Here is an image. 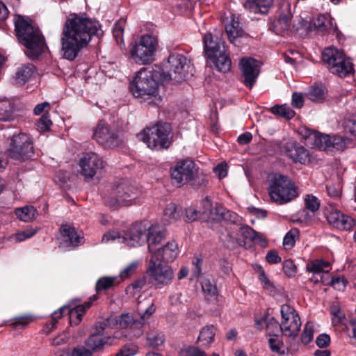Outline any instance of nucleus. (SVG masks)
I'll return each instance as SVG.
<instances>
[{
	"mask_svg": "<svg viewBox=\"0 0 356 356\" xmlns=\"http://www.w3.org/2000/svg\"><path fill=\"white\" fill-rule=\"evenodd\" d=\"M227 211V210L224 207L216 203L215 207H213V210L209 217V219L213 220H220L225 218Z\"/></svg>",
	"mask_w": 356,
	"mask_h": 356,
	"instance_id": "obj_53",
	"label": "nucleus"
},
{
	"mask_svg": "<svg viewBox=\"0 0 356 356\" xmlns=\"http://www.w3.org/2000/svg\"><path fill=\"white\" fill-rule=\"evenodd\" d=\"M312 145L321 150H330L332 141L331 135L323 134L321 133H314L309 138Z\"/></svg>",
	"mask_w": 356,
	"mask_h": 356,
	"instance_id": "obj_31",
	"label": "nucleus"
},
{
	"mask_svg": "<svg viewBox=\"0 0 356 356\" xmlns=\"http://www.w3.org/2000/svg\"><path fill=\"white\" fill-rule=\"evenodd\" d=\"M147 225L145 222L133 224L124 234L120 235L116 232L105 234L102 238L103 243L109 241L118 243H125L129 247H137L144 245L147 241Z\"/></svg>",
	"mask_w": 356,
	"mask_h": 356,
	"instance_id": "obj_6",
	"label": "nucleus"
},
{
	"mask_svg": "<svg viewBox=\"0 0 356 356\" xmlns=\"http://www.w3.org/2000/svg\"><path fill=\"white\" fill-rule=\"evenodd\" d=\"M102 34L99 22L86 14H72L66 19L61 35L63 58L74 60L94 35Z\"/></svg>",
	"mask_w": 356,
	"mask_h": 356,
	"instance_id": "obj_1",
	"label": "nucleus"
},
{
	"mask_svg": "<svg viewBox=\"0 0 356 356\" xmlns=\"http://www.w3.org/2000/svg\"><path fill=\"white\" fill-rule=\"evenodd\" d=\"M201 285L205 299L210 302H216L218 298V291L213 281L204 278Z\"/></svg>",
	"mask_w": 356,
	"mask_h": 356,
	"instance_id": "obj_32",
	"label": "nucleus"
},
{
	"mask_svg": "<svg viewBox=\"0 0 356 356\" xmlns=\"http://www.w3.org/2000/svg\"><path fill=\"white\" fill-rule=\"evenodd\" d=\"M15 26L18 39L27 49L29 56L35 58L44 51L45 44L39 29L34 28L22 16L17 18Z\"/></svg>",
	"mask_w": 356,
	"mask_h": 356,
	"instance_id": "obj_2",
	"label": "nucleus"
},
{
	"mask_svg": "<svg viewBox=\"0 0 356 356\" xmlns=\"http://www.w3.org/2000/svg\"><path fill=\"white\" fill-rule=\"evenodd\" d=\"M159 75L160 72L153 70L152 67H143L130 83L131 92L136 97L150 99L149 103H154L159 88L156 80Z\"/></svg>",
	"mask_w": 356,
	"mask_h": 356,
	"instance_id": "obj_4",
	"label": "nucleus"
},
{
	"mask_svg": "<svg viewBox=\"0 0 356 356\" xmlns=\"http://www.w3.org/2000/svg\"><path fill=\"white\" fill-rule=\"evenodd\" d=\"M287 10L289 9V5H286ZM292 15L290 11L287 10L286 13H282L280 17L275 22L274 26L276 29V33L277 34L286 31L289 29L291 25V19Z\"/></svg>",
	"mask_w": 356,
	"mask_h": 356,
	"instance_id": "obj_38",
	"label": "nucleus"
},
{
	"mask_svg": "<svg viewBox=\"0 0 356 356\" xmlns=\"http://www.w3.org/2000/svg\"><path fill=\"white\" fill-rule=\"evenodd\" d=\"M147 273L158 287L170 284L174 277V273L171 267L165 264L155 261L154 258H150Z\"/></svg>",
	"mask_w": 356,
	"mask_h": 356,
	"instance_id": "obj_15",
	"label": "nucleus"
},
{
	"mask_svg": "<svg viewBox=\"0 0 356 356\" xmlns=\"http://www.w3.org/2000/svg\"><path fill=\"white\" fill-rule=\"evenodd\" d=\"M202 216V213L200 211H197L195 208L190 207H188L185 210V221L187 222H193L200 218Z\"/></svg>",
	"mask_w": 356,
	"mask_h": 356,
	"instance_id": "obj_58",
	"label": "nucleus"
},
{
	"mask_svg": "<svg viewBox=\"0 0 356 356\" xmlns=\"http://www.w3.org/2000/svg\"><path fill=\"white\" fill-rule=\"evenodd\" d=\"M327 195L332 198H338L341 193V186L339 183L326 185Z\"/></svg>",
	"mask_w": 356,
	"mask_h": 356,
	"instance_id": "obj_59",
	"label": "nucleus"
},
{
	"mask_svg": "<svg viewBox=\"0 0 356 356\" xmlns=\"http://www.w3.org/2000/svg\"><path fill=\"white\" fill-rule=\"evenodd\" d=\"M140 191L127 182L113 183L103 195L106 206L117 208L140 202Z\"/></svg>",
	"mask_w": 356,
	"mask_h": 356,
	"instance_id": "obj_3",
	"label": "nucleus"
},
{
	"mask_svg": "<svg viewBox=\"0 0 356 356\" xmlns=\"http://www.w3.org/2000/svg\"><path fill=\"white\" fill-rule=\"evenodd\" d=\"M314 26L316 31L322 35L334 33L337 29L336 23L324 15H318L314 20Z\"/></svg>",
	"mask_w": 356,
	"mask_h": 356,
	"instance_id": "obj_26",
	"label": "nucleus"
},
{
	"mask_svg": "<svg viewBox=\"0 0 356 356\" xmlns=\"http://www.w3.org/2000/svg\"><path fill=\"white\" fill-rule=\"evenodd\" d=\"M60 356H93V354L85 345H78L72 349H64Z\"/></svg>",
	"mask_w": 356,
	"mask_h": 356,
	"instance_id": "obj_41",
	"label": "nucleus"
},
{
	"mask_svg": "<svg viewBox=\"0 0 356 356\" xmlns=\"http://www.w3.org/2000/svg\"><path fill=\"white\" fill-rule=\"evenodd\" d=\"M179 356H207L206 353L201 350L197 347L188 346L185 349H182ZM213 356H219L218 355L213 354Z\"/></svg>",
	"mask_w": 356,
	"mask_h": 356,
	"instance_id": "obj_54",
	"label": "nucleus"
},
{
	"mask_svg": "<svg viewBox=\"0 0 356 356\" xmlns=\"http://www.w3.org/2000/svg\"><path fill=\"white\" fill-rule=\"evenodd\" d=\"M259 280L263 286V287L268 291L270 293L275 291V286L273 283L269 280L265 274L264 271L262 270L259 274Z\"/></svg>",
	"mask_w": 356,
	"mask_h": 356,
	"instance_id": "obj_62",
	"label": "nucleus"
},
{
	"mask_svg": "<svg viewBox=\"0 0 356 356\" xmlns=\"http://www.w3.org/2000/svg\"><path fill=\"white\" fill-rule=\"evenodd\" d=\"M205 56L207 58H213L218 54L226 50L224 45V42L222 39L217 36L213 35L211 33H207L203 39Z\"/></svg>",
	"mask_w": 356,
	"mask_h": 356,
	"instance_id": "obj_20",
	"label": "nucleus"
},
{
	"mask_svg": "<svg viewBox=\"0 0 356 356\" xmlns=\"http://www.w3.org/2000/svg\"><path fill=\"white\" fill-rule=\"evenodd\" d=\"M298 236L299 231L297 229H292L287 232L283 239V245L285 249H291L293 248Z\"/></svg>",
	"mask_w": 356,
	"mask_h": 356,
	"instance_id": "obj_49",
	"label": "nucleus"
},
{
	"mask_svg": "<svg viewBox=\"0 0 356 356\" xmlns=\"http://www.w3.org/2000/svg\"><path fill=\"white\" fill-rule=\"evenodd\" d=\"M171 178L173 184L179 186L190 184L194 187L200 185L204 178L199 174V169L195 163L189 159L179 161L171 168Z\"/></svg>",
	"mask_w": 356,
	"mask_h": 356,
	"instance_id": "obj_9",
	"label": "nucleus"
},
{
	"mask_svg": "<svg viewBox=\"0 0 356 356\" xmlns=\"http://www.w3.org/2000/svg\"><path fill=\"white\" fill-rule=\"evenodd\" d=\"M208 59L219 72L225 73L231 69L232 62L227 50L222 51L221 54H218L213 58Z\"/></svg>",
	"mask_w": 356,
	"mask_h": 356,
	"instance_id": "obj_30",
	"label": "nucleus"
},
{
	"mask_svg": "<svg viewBox=\"0 0 356 356\" xmlns=\"http://www.w3.org/2000/svg\"><path fill=\"white\" fill-rule=\"evenodd\" d=\"M269 195L272 200L282 204L296 197L297 193L291 179L286 176L279 175L270 181Z\"/></svg>",
	"mask_w": 356,
	"mask_h": 356,
	"instance_id": "obj_11",
	"label": "nucleus"
},
{
	"mask_svg": "<svg viewBox=\"0 0 356 356\" xmlns=\"http://www.w3.org/2000/svg\"><path fill=\"white\" fill-rule=\"evenodd\" d=\"M330 313L332 315V323L338 325L343 323L346 318L345 314L341 312L338 304H333L330 307Z\"/></svg>",
	"mask_w": 356,
	"mask_h": 356,
	"instance_id": "obj_48",
	"label": "nucleus"
},
{
	"mask_svg": "<svg viewBox=\"0 0 356 356\" xmlns=\"http://www.w3.org/2000/svg\"><path fill=\"white\" fill-rule=\"evenodd\" d=\"M36 233L35 229H27L24 232H18L13 236L16 241L21 242L25 239L29 238Z\"/></svg>",
	"mask_w": 356,
	"mask_h": 356,
	"instance_id": "obj_64",
	"label": "nucleus"
},
{
	"mask_svg": "<svg viewBox=\"0 0 356 356\" xmlns=\"http://www.w3.org/2000/svg\"><path fill=\"white\" fill-rule=\"evenodd\" d=\"M165 236V229L159 225H152L147 226V241L148 248L150 252H153L156 249V245Z\"/></svg>",
	"mask_w": 356,
	"mask_h": 356,
	"instance_id": "obj_23",
	"label": "nucleus"
},
{
	"mask_svg": "<svg viewBox=\"0 0 356 356\" xmlns=\"http://www.w3.org/2000/svg\"><path fill=\"white\" fill-rule=\"evenodd\" d=\"M272 6L273 0H246L243 3L245 10L255 14H266Z\"/></svg>",
	"mask_w": 356,
	"mask_h": 356,
	"instance_id": "obj_29",
	"label": "nucleus"
},
{
	"mask_svg": "<svg viewBox=\"0 0 356 356\" xmlns=\"http://www.w3.org/2000/svg\"><path fill=\"white\" fill-rule=\"evenodd\" d=\"M13 105L6 98L0 99V122H8L13 120Z\"/></svg>",
	"mask_w": 356,
	"mask_h": 356,
	"instance_id": "obj_35",
	"label": "nucleus"
},
{
	"mask_svg": "<svg viewBox=\"0 0 356 356\" xmlns=\"http://www.w3.org/2000/svg\"><path fill=\"white\" fill-rule=\"evenodd\" d=\"M147 341L149 346L157 348L163 345L165 341L164 334L162 332L156 331L150 332L147 334Z\"/></svg>",
	"mask_w": 356,
	"mask_h": 356,
	"instance_id": "obj_44",
	"label": "nucleus"
},
{
	"mask_svg": "<svg viewBox=\"0 0 356 356\" xmlns=\"http://www.w3.org/2000/svg\"><path fill=\"white\" fill-rule=\"evenodd\" d=\"M305 205L307 210L314 213L317 211L320 207V201L316 196L308 194L305 197Z\"/></svg>",
	"mask_w": 356,
	"mask_h": 356,
	"instance_id": "obj_51",
	"label": "nucleus"
},
{
	"mask_svg": "<svg viewBox=\"0 0 356 356\" xmlns=\"http://www.w3.org/2000/svg\"><path fill=\"white\" fill-rule=\"evenodd\" d=\"M215 336V328L213 326L204 327L199 334L198 341L202 342L204 345H209L212 343Z\"/></svg>",
	"mask_w": 356,
	"mask_h": 356,
	"instance_id": "obj_43",
	"label": "nucleus"
},
{
	"mask_svg": "<svg viewBox=\"0 0 356 356\" xmlns=\"http://www.w3.org/2000/svg\"><path fill=\"white\" fill-rule=\"evenodd\" d=\"M225 30L231 42H234L238 38L242 37L244 32L239 25V22L232 19L231 22L226 25Z\"/></svg>",
	"mask_w": 356,
	"mask_h": 356,
	"instance_id": "obj_39",
	"label": "nucleus"
},
{
	"mask_svg": "<svg viewBox=\"0 0 356 356\" xmlns=\"http://www.w3.org/2000/svg\"><path fill=\"white\" fill-rule=\"evenodd\" d=\"M138 266V262L135 261L127 265L120 273L121 279L124 280L134 274Z\"/></svg>",
	"mask_w": 356,
	"mask_h": 356,
	"instance_id": "obj_57",
	"label": "nucleus"
},
{
	"mask_svg": "<svg viewBox=\"0 0 356 356\" xmlns=\"http://www.w3.org/2000/svg\"><path fill=\"white\" fill-rule=\"evenodd\" d=\"M10 158L20 161L29 159L33 153V147L30 137L24 133L14 134L8 149Z\"/></svg>",
	"mask_w": 356,
	"mask_h": 356,
	"instance_id": "obj_13",
	"label": "nucleus"
},
{
	"mask_svg": "<svg viewBox=\"0 0 356 356\" xmlns=\"http://www.w3.org/2000/svg\"><path fill=\"white\" fill-rule=\"evenodd\" d=\"M181 207L174 203L168 204L163 211L165 220L169 223L177 221L181 218Z\"/></svg>",
	"mask_w": 356,
	"mask_h": 356,
	"instance_id": "obj_36",
	"label": "nucleus"
},
{
	"mask_svg": "<svg viewBox=\"0 0 356 356\" xmlns=\"http://www.w3.org/2000/svg\"><path fill=\"white\" fill-rule=\"evenodd\" d=\"M115 324L122 329H138L140 330L143 323L136 321L128 314H122L115 319Z\"/></svg>",
	"mask_w": 356,
	"mask_h": 356,
	"instance_id": "obj_33",
	"label": "nucleus"
},
{
	"mask_svg": "<svg viewBox=\"0 0 356 356\" xmlns=\"http://www.w3.org/2000/svg\"><path fill=\"white\" fill-rule=\"evenodd\" d=\"M125 24V20L120 19L116 23H115L113 33V36L116 40V42L118 44L122 47H124L123 34H124V24Z\"/></svg>",
	"mask_w": 356,
	"mask_h": 356,
	"instance_id": "obj_46",
	"label": "nucleus"
},
{
	"mask_svg": "<svg viewBox=\"0 0 356 356\" xmlns=\"http://www.w3.org/2000/svg\"><path fill=\"white\" fill-rule=\"evenodd\" d=\"M166 72L160 73L163 82L173 81L175 83L182 82L193 75V67L186 56L179 54H172L168 56L165 65Z\"/></svg>",
	"mask_w": 356,
	"mask_h": 356,
	"instance_id": "obj_5",
	"label": "nucleus"
},
{
	"mask_svg": "<svg viewBox=\"0 0 356 356\" xmlns=\"http://www.w3.org/2000/svg\"><path fill=\"white\" fill-rule=\"evenodd\" d=\"M314 337V328L312 323L308 322L305 324L302 334V341L305 344L309 343Z\"/></svg>",
	"mask_w": 356,
	"mask_h": 356,
	"instance_id": "obj_55",
	"label": "nucleus"
},
{
	"mask_svg": "<svg viewBox=\"0 0 356 356\" xmlns=\"http://www.w3.org/2000/svg\"><path fill=\"white\" fill-rule=\"evenodd\" d=\"M157 47V38L145 34L138 40L130 44L129 53L134 63L138 65H147L153 61Z\"/></svg>",
	"mask_w": 356,
	"mask_h": 356,
	"instance_id": "obj_7",
	"label": "nucleus"
},
{
	"mask_svg": "<svg viewBox=\"0 0 356 356\" xmlns=\"http://www.w3.org/2000/svg\"><path fill=\"white\" fill-rule=\"evenodd\" d=\"M179 248L176 241H170L168 242L163 247L156 249L150 258H154L155 261L167 264L173 261L179 254Z\"/></svg>",
	"mask_w": 356,
	"mask_h": 356,
	"instance_id": "obj_19",
	"label": "nucleus"
},
{
	"mask_svg": "<svg viewBox=\"0 0 356 356\" xmlns=\"http://www.w3.org/2000/svg\"><path fill=\"white\" fill-rule=\"evenodd\" d=\"M220 239L229 249H235L243 245V240L241 238L237 226H228L225 232L221 234Z\"/></svg>",
	"mask_w": 356,
	"mask_h": 356,
	"instance_id": "obj_24",
	"label": "nucleus"
},
{
	"mask_svg": "<svg viewBox=\"0 0 356 356\" xmlns=\"http://www.w3.org/2000/svg\"><path fill=\"white\" fill-rule=\"evenodd\" d=\"M328 266L329 263L321 260H316L309 263L307 266V269L309 272L313 273H320Z\"/></svg>",
	"mask_w": 356,
	"mask_h": 356,
	"instance_id": "obj_52",
	"label": "nucleus"
},
{
	"mask_svg": "<svg viewBox=\"0 0 356 356\" xmlns=\"http://www.w3.org/2000/svg\"><path fill=\"white\" fill-rule=\"evenodd\" d=\"M325 216L329 224L338 229L348 231L356 226V222L352 217L337 209L327 211Z\"/></svg>",
	"mask_w": 356,
	"mask_h": 356,
	"instance_id": "obj_18",
	"label": "nucleus"
},
{
	"mask_svg": "<svg viewBox=\"0 0 356 356\" xmlns=\"http://www.w3.org/2000/svg\"><path fill=\"white\" fill-rule=\"evenodd\" d=\"M271 111L273 113L287 120L293 118L295 115V112L287 104L274 106Z\"/></svg>",
	"mask_w": 356,
	"mask_h": 356,
	"instance_id": "obj_45",
	"label": "nucleus"
},
{
	"mask_svg": "<svg viewBox=\"0 0 356 356\" xmlns=\"http://www.w3.org/2000/svg\"><path fill=\"white\" fill-rule=\"evenodd\" d=\"M137 138L152 149L168 148L170 144V127L168 124L159 123L138 134Z\"/></svg>",
	"mask_w": 356,
	"mask_h": 356,
	"instance_id": "obj_8",
	"label": "nucleus"
},
{
	"mask_svg": "<svg viewBox=\"0 0 356 356\" xmlns=\"http://www.w3.org/2000/svg\"><path fill=\"white\" fill-rule=\"evenodd\" d=\"M15 214L17 218L24 222H29L35 218L36 210L32 206L17 209Z\"/></svg>",
	"mask_w": 356,
	"mask_h": 356,
	"instance_id": "obj_42",
	"label": "nucleus"
},
{
	"mask_svg": "<svg viewBox=\"0 0 356 356\" xmlns=\"http://www.w3.org/2000/svg\"><path fill=\"white\" fill-rule=\"evenodd\" d=\"M68 314L70 315V323L72 325H77L82 320V316L84 314V309L83 307H74L72 309L68 307Z\"/></svg>",
	"mask_w": 356,
	"mask_h": 356,
	"instance_id": "obj_47",
	"label": "nucleus"
},
{
	"mask_svg": "<svg viewBox=\"0 0 356 356\" xmlns=\"http://www.w3.org/2000/svg\"><path fill=\"white\" fill-rule=\"evenodd\" d=\"M322 59L329 71L340 77H345L353 71V64L343 52L334 47L324 49Z\"/></svg>",
	"mask_w": 356,
	"mask_h": 356,
	"instance_id": "obj_10",
	"label": "nucleus"
},
{
	"mask_svg": "<svg viewBox=\"0 0 356 356\" xmlns=\"http://www.w3.org/2000/svg\"><path fill=\"white\" fill-rule=\"evenodd\" d=\"M93 138L104 148L113 149L122 143L118 132L104 122L100 121L95 129Z\"/></svg>",
	"mask_w": 356,
	"mask_h": 356,
	"instance_id": "obj_14",
	"label": "nucleus"
},
{
	"mask_svg": "<svg viewBox=\"0 0 356 356\" xmlns=\"http://www.w3.org/2000/svg\"><path fill=\"white\" fill-rule=\"evenodd\" d=\"M285 153L294 163L305 165L310 161L309 151L296 143H286L285 145Z\"/></svg>",
	"mask_w": 356,
	"mask_h": 356,
	"instance_id": "obj_22",
	"label": "nucleus"
},
{
	"mask_svg": "<svg viewBox=\"0 0 356 356\" xmlns=\"http://www.w3.org/2000/svg\"><path fill=\"white\" fill-rule=\"evenodd\" d=\"M238 232L241 238L243 240V245L250 241L258 243L261 241L259 234L247 225L242 223L238 226Z\"/></svg>",
	"mask_w": 356,
	"mask_h": 356,
	"instance_id": "obj_34",
	"label": "nucleus"
},
{
	"mask_svg": "<svg viewBox=\"0 0 356 356\" xmlns=\"http://www.w3.org/2000/svg\"><path fill=\"white\" fill-rule=\"evenodd\" d=\"M244 84L252 88L260 73L259 61L252 58H243L239 63Z\"/></svg>",
	"mask_w": 356,
	"mask_h": 356,
	"instance_id": "obj_17",
	"label": "nucleus"
},
{
	"mask_svg": "<svg viewBox=\"0 0 356 356\" xmlns=\"http://www.w3.org/2000/svg\"><path fill=\"white\" fill-rule=\"evenodd\" d=\"M52 122L49 119V116L44 113L42 115L37 123L38 130L40 132H45L50 129Z\"/></svg>",
	"mask_w": 356,
	"mask_h": 356,
	"instance_id": "obj_56",
	"label": "nucleus"
},
{
	"mask_svg": "<svg viewBox=\"0 0 356 356\" xmlns=\"http://www.w3.org/2000/svg\"><path fill=\"white\" fill-rule=\"evenodd\" d=\"M116 281L115 277H103L98 280L96 283L97 291L106 290L114 286Z\"/></svg>",
	"mask_w": 356,
	"mask_h": 356,
	"instance_id": "obj_50",
	"label": "nucleus"
},
{
	"mask_svg": "<svg viewBox=\"0 0 356 356\" xmlns=\"http://www.w3.org/2000/svg\"><path fill=\"white\" fill-rule=\"evenodd\" d=\"M268 344L272 351L281 353L284 351L282 350V343L277 337H270L268 339Z\"/></svg>",
	"mask_w": 356,
	"mask_h": 356,
	"instance_id": "obj_63",
	"label": "nucleus"
},
{
	"mask_svg": "<svg viewBox=\"0 0 356 356\" xmlns=\"http://www.w3.org/2000/svg\"><path fill=\"white\" fill-rule=\"evenodd\" d=\"M220 239L229 249H235L243 245V240L241 238L237 226H228L225 232L221 234Z\"/></svg>",
	"mask_w": 356,
	"mask_h": 356,
	"instance_id": "obj_25",
	"label": "nucleus"
},
{
	"mask_svg": "<svg viewBox=\"0 0 356 356\" xmlns=\"http://www.w3.org/2000/svg\"><path fill=\"white\" fill-rule=\"evenodd\" d=\"M80 173L88 178H92L97 170L104 168L105 162L97 153L89 152L83 154L79 161Z\"/></svg>",
	"mask_w": 356,
	"mask_h": 356,
	"instance_id": "obj_16",
	"label": "nucleus"
},
{
	"mask_svg": "<svg viewBox=\"0 0 356 356\" xmlns=\"http://www.w3.org/2000/svg\"><path fill=\"white\" fill-rule=\"evenodd\" d=\"M306 97L313 102L321 103L325 99L326 90L323 86H311L306 93Z\"/></svg>",
	"mask_w": 356,
	"mask_h": 356,
	"instance_id": "obj_37",
	"label": "nucleus"
},
{
	"mask_svg": "<svg viewBox=\"0 0 356 356\" xmlns=\"http://www.w3.org/2000/svg\"><path fill=\"white\" fill-rule=\"evenodd\" d=\"M81 237L77 234L74 227L63 225L60 229L58 237L60 248L63 250H70L80 243Z\"/></svg>",
	"mask_w": 356,
	"mask_h": 356,
	"instance_id": "obj_21",
	"label": "nucleus"
},
{
	"mask_svg": "<svg viewBox=\"0 0 356 356\" xmlns=\"http://www.w3.org/2000/svg\"><path fill=\"white\" fill-rule=\"evenodd\" d=\"M330 149L342 152L352 145V140L341 136L332 135Z\"/></svg>",
	"mask_w": 356,
	"mask_h": 356,
	"instance_id": "obj_40",
	"label": "nucleus"
},
{
	"mask_svg": "<svg viewBox=\"0 0 356 356\" xmlns=\"http://www.w3.org/2000/svg\"><path fill=\"white\" fill-rule=\"evenodd\" d=\"M224 220L229 222V226H240L243 222L241 218L234 212L227 211Z\"/></svg>",
	"mask_w": 356,
	"mask_h": 356,
	"instance_id": "obj_60",
	"label": "nucleus"
},
{
	"mask_svg": "<svg viewBox=\"0 0 356 356\" xmlns=\"http://www.w3.org/2000/svg\"><path fill=\"white\" fill-rule=\"evenodd\" d=\"M35 72V68L31 63L23 64L17 67L14 80L17 85L22 86L29 81Z\"/></svg>",
	"mask_w": 356,
	"mask_h": 356,
	"instance_id": "obj_27",
	"label": "nucleus"
},
{
	"mask_svg": "<svg viewBox=\"0 0 356 356\" xmlns=\"http://www.w3.org/2000/svg\"><path fill=\"white\" fill-rule=\"evenodd\" d=\"M283 270L287 276L292 277L296 273L297 268L292 260L288 259L283 262Z\"/></svg>",
	"mask_w": 356,
	"mask_h": 356,
	"instance_id": "obj_61",
	"label": "nucleus"
},
{
	"mask_svg": "<svg viewBox=\"0 0 356 356\" xmlns=\"http://www.w3.org/2000/svg\"><path fill=\"white\" fill-rule=\"evenodd\" d=\"M112 339L111 337H101L97 334H90V336L84 341V345L92 350V353L104 349L106 344H111L110 341Z\"/></svg>",
	"mask_w": 356,
	"mask_h": 356,
	"instance_id": "obj_28",
	"label": "nucleus"
},
{
	"mask_svg": "<svg viewBox=\"0 0 356 356\" xmlns=\"http://www.w3.org/2000/svg\"><path fill=\"white\" fill-rule=\"evenodd\" d=\"M280 313V327L282 334L293 339L296 337L302 325L298 314L293 307L286 304L281 306Z\"/></svg>",
	"mask_w": 356,
	"mask_h": 356,
	"instance_id": "obj_12",
	"label": "nucleus"
}]
</instances>
